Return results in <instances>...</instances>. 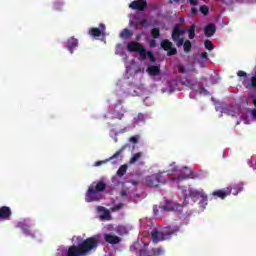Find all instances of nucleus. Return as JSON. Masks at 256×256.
<instances>
[{"label":"nucleus","mask_w":256,"mask_h":256,"mask_svg":"<svg viewBox=\"0 0 256 256\" xmlns=\"http://www.w3.org/2000/svg\"><path fill=\"white\" fill-rule=\"evenodd\" d=\"M204 47L208 51H213V49H215V46L213 45V42H211V40H205L204 41Z\"/></svg>","instance_id":"nucleus-31"},{"label":"nucleus","mask_w":256,"mask_h":256,"mask_svg":"<svg viewBox=\"0 0 256 256\" xmlns=\"http://www.w3.org/2000/svg\"><path fill=\"white\" fill-rule=\"evenodd\" d=\"M138 53L142 61H145V59H147V49H145V46H143L142 49L138 51Z\"/></svg>","instance_id":"nucleus-32"},{"label":"nucleus","mask_w":256,"mask_h":256,"mask_svg":"<svg viewBox=\"0 0 256 256\" xmlns=\"http://www.w3.org/2000/svg\"><path fill=\"white\" fill-rule=\"evenodd\" d=\"M149 244H145V247H147Z\"/></svg>","instance_id":"nucleus-55"},{"label":"nucleus","mask_w":256,"mask_h":256,"mask_svg":"<svg viewBox=\"0 0 256 256\" xmlns=\"http://www.w3.org/2000/svg\"><path fill=\"white\" fill-rule=\"evenodd\" d=\"M162 211H173L175 209V206L173 204H166L160 207Z\"/></svg>","instance_id":"nucleus-33"},{"label":"nucleus","mask_w":256,"mask_h":256,"mask_svg":"<svg viewBox=\"0 0 256 256\" xmlns=\"http://www.w3.org/2000/svg\"><path fill=\"white\" fill-rule=\"evenodd\" d=\"M149 61H151V63H155L157 61V59L155 58V55H153V52L148 51L147 52V56Z\"/></svg>","instance_id":"nucleus-34"},{"label":"nucleus","mask_w":256,"mask_h":256,"mask_svg":"<svg viewBox=\"0 0 256 256\" xmlns=\"http://www.w3.org/2000/svg\"><path fill=\"white\" fill-rule=\"evenodd\" d=\"M146 71L151 77H157V75H161V67L157 65H149Z\"/></svg>","instance_id":"nucleus-17"},{"label":"nucleus","mask_w":256,"mask_h":256,"mask_svg":"<svg viewBox=\"0 0 256 256\" xmlns=\"http://www.w3.org/2000/svg\"><path fill=\"white\" fill-rule=\"evenodd\" d=\"M13 215L11 208L8 206L0 207V221H9Z\"/></svg>","instance_id":"nucleus-10"},{"label":"nucleus","mask_w":256,"mask_h":256,"mask_svg":"<svg viewBox=\"0 0 256 256\" xmlns=\"http://www.w3.org/2000/svg\"><path fill=\"white\" fill-rule=\"evenodd\" d=\"M228 115H231L232 117H235V112L234 111H228Z\"/></svg>","instance_id":"nucleus-50"},{"label":"nucleus","mask_w":256,"mask_h":256,"mask_svg":"<svg viewBox=\"0 0 256 256\" xmlns=\"http://www.w3.org/2000/svg\"><path fill=\"white\" fill-rule=\"evenodd\" d=\"M160 47L164 51H167V57L177 55V48L173 47V42L169 41V39H163L160 43Z\"/></svg>","instance_id":"nucleus-4"},{"label":"nucleus","mask_w":256,"mask_h":256,"mask_svg":"<svg viewBox=\"0 0 256 256\" xmlns=\"http://www.w3.org/2000/svg\"><path fill=\"white\" fill-rule=\"evenodd\" d=\"M142 49L143 46L139 42L132 41L127 44V51H129L130 53H139V51Z\"/></svg>","instance_id":"nucleus-15"},{"label":"nucleus","mask_w":256,"mask_h":256,"mask_svg":"<svg viewBox=\"0 0 256 256\" xmlns=\"http://www.w3.org/2000/svg\"><path fill=\"white\" fill-rule=\"evenodd\" d=\"M63 5H65L63 0H57L54 2V9H56V11H61L63 9Z\"/></svg>","instance_id":"nucleus-30"},{"label":"nucleus","mask_w":256,"mask_h":256,"mask_svg":"<svg viewBox=\"0 0 256 256\" xmlns=\"http://www.w3.org/2000/svg\"><path fill=\"white\" fill-rule=\"evenodd\" d=\"M104 240L110 245H119L121 243V237L115 234H104Z\"/></svg>","instance_id":"nucleus-14"},{"label":"nucleus","mask_w":256,"mask_h":256,"mask_svg":"<svg viewBox=\"0 0 256 256\" xmlns=\"http://www.w3.org/2000/svg\"><path fill=\"white\" fill-rule=\"evenodd\" d=\"M76 47H79V40H77L75 37H71L67 41V49L68 51L73 54V50L76 49Z\"/></svg>","instance_id":"nucleus-18"},{"label":"nucleus","mask_w":256,"mask_h":256,"mask_svg":"<svg viewBox=\"0 0 256 256\" xmlns=\"http://www.w3.org/2000/svg\"><path fill=\"white\" fill-rule=\"evenodd\" d=\"M190 1V5H193L194 7L199 5V1L198 0H189Z\"/></svg>","instance_id":"nucleus-46"},{"label":"nucleus","mask_w":256,"mask_h":256,"mask_svg":"<svg viewBox=\"0 0 256 256\" xmlns=\"http://www.w3.org/2000/svg\"><path fill=\"white\" fill-rule=\"evenodd\" d=\"M143 157V153L141 152H138V153H135L131 159H130V164H133V163H137V161H139V159Z\"/></svg>","instance_id":"nucleus-26"},{"label":"nucleus","mask_w":256,"mask_h":256,"mask_svg":"<svg viewBox=\"0 0 256 256\" xmlns=\"http://www.w3.org/2000/svg\"><path fill=\"white\" fill-rule=\"evenodd\" d=\"M200 12L203 14V15H209V7H207L206 5H203L200 7Z\"/></svg>","instance_id":"nucleus-36"},{"label":"nucleus","mask_w":256,"mask_h":256,"mask_svg":"<svg viewBox=\"0 0 256 256\" xmlns=\"http://www.w3.org/2000/svg\"><path fill=\"white\" fill-rule=\"evenodd\" d=\"M175 1V3H179L181 0H174Z\"/></svg>","instance_id":"nucleus-53"},{"label":"nucleus","mask_w":256,"mask_h":256,"mask_svg":"<svg viewBox=\"0 0 256 256\" xmlns=\"http://www.w3.org/2000/svg\"><path fill=\"white\" fill-rule=\"evenodd\" d=\"M181 35H185V30L181 29L179 24H176L172 30V41L176 43L177 47H183L185 40L180 38Z\"/></svg>","instance_id":"nucleus-2"},{"label":"nucleus","mask_w":256,"mask_h":256,"mask_svg":"<svg viewBox=\"0 0 256 256\" xmlns=\"http://www.w3.org/2000/svg\"><path fill=\"white\" fill-rule=\"evenodd\" d=\"M149 45H150V47H152V48L157 47V41L155 40V38H154V39H152V40H150Z\"/></svg>","instance_id":"nucleus-43"},{"label":"nucleus","mask_w":256,"mask_h":256,"mask_svg":"<svg viewBox=\"0 0 256 256\" xmlns=\"http://www.w3.org/2000/svg\"><path fill=\"white\" fill-rule=\"evenodd\" d=\"M120 195L121 197H127V190H122Z\"/></svg>","instance_id":"nucleus-48"},{"label":"nucleus","mask_w":256,"mask_h":256,"mask_svg":"<svg viewBox=\"0 0 256 256\" xmlns=\"http://www.w3.org/2000/svg\"><path fill=\"white\" fill-rule=\"evenodd\" d=\"M178 71L179 73H187V70H185V66L183 65H178Z\"/></svg>","instance_id":"nucleus-42"},{"label":"nucleus","mask_w":256,"mask_h":256,"mask_svg":"<svg viewBox=\"0 0 256 256\" xmlns=\"http://www.w3.org/2000/svg\"><path fill=\"white\" fill-rule=\"evenodd\" d=\"M236 191L233 192V195H237L243 191V184L238 185L236 188H234Z\"/></svg>","instance_id":"nucleus-37"},{"label":"nucleus","mask_w":256,"mask_h":256,"mask_svg":"<svg viewBox=\"0 0 256 256\" xmlns=\"http://www.w3.org/2000/svg\"><path fill=\"white\" fill-rule=\"evenodd\" d=\"M132 185H139V182L137 181H131Z\"/></svg>","instance_id":"nucleus-52"},{"label":"nucleus","mask_w":256,"mask_h":256,"mask_svg":"<svg viewBox=\"0 0 256 256\" xmlns=\"http://www.w3.org/2000/svg\"><path fill=\"white\" fill-rule=\"evenodd\" d=\"M233 190V188L231 187H226L220 190H216L212 192V196L215 199H225L226 197H229V195H231V191Z\"/></svg>","instance_id":"nucleus-8"},{"label":"nucleus","mask_w":256,"mask_h":256,"mask_svg":"<svg viewBox=\"0 0 256 256\" xmlns=\"http://www.w3.org/2000/svg\"><path fill=\"white\" fill-rule=\"evenodd\" d=\"M123 207H125V204L123 203H118L117 205H114L110 208V211L112 213H117V211H121V209H123Z\"/></svg>","instance_id":"nucleus-28"},{"label":"nucleus","mask_w":256,"mask_h":256,"mask_svg":"<svg viewBox=\"0 0 256 256\" xmlns=\"http://www.w3.org/2000/svg\"><path fill=\"white\" fill-rule=\"evenodd\" d=\"M169 3H173V1H172V0H169Z\"/></svg>","instance_id":"nucleus-54"},{"label":"nucleus","mask_w":256,"mask_h":256,"mask_svg":"<svg viewBox=\"0 0 256 256\" xmlns=\"http://www.w3.org/2000/svg\"><path fill=\"white\" fill-rule=\"evenodd\" d=\"M165 255V250L163 247L153 248L152 251H147V249H141L139 251V256H163Z\"/></svg>","instance_id":"nucleus-6"},{"label":"nucleus","mask_w":256,"mask_h":256,"mask_svg":"<svg viewBox=\"0 0 256 256\" xmlns=\"http://www.w3.org/2000/svg\"><path fill=\"white\" fill-rule=\"evenodd\" d=\"M129 141L131 143H139V137L138 136H132V137H130Z\"/></svg>","instance_id":"nucleus-40"},{"label":"nucleus","mask_w":256,"mask_h":256,"mask_svg":"<svg viewBox=\"0 0 256 256\" xmlns=\"http://www.w3.org/2000/svg\"><path fill=\"white\" fill-rule=\"evenodd\" d=\"M170 171H172V173H174V171H177V165L174 163L170 164Z\"/></svg>","instance_id":"nucleus-44"},{"label":"nucleus","mask_w":256,"mask_h":256,"mask_svg":"<svg viewBox=\"0 0 256 256\" xmlns=\"http://www.w3.org/2000/svg\"><path fill=\"white\" fill-rule=\"evenodd\" d=\"M217 31V28L215 27V24H208L204 28V35L205 37H213Z\"/></svg>","instance_id":"nucleus-19"},{"label":"nucleus","mask_w":256,"mask_h":256,"mask_svg":"<svg viewBox=\"0 0 256 256\" xmlns=\"http://www.w3.org/2000/svg\"><path fill=\"white\" fill-rule=\"evenodd\" d=\"M192 47H193V45L191 44V41H189V40L184 41L183 48L186 53H191Z\"/></svg>","instance_id":"nucleus-29"},{"label":"nucleus","mask_w":256,"mask_h":256,"mask_svg":"<svg viewBox=\"0 0 256 256\" xmlns=\"http://www.w3.org/2000/svg\"><path fill=\"white\" fill-rule=\"evenodd\" d=\"M99 211H103V215L101 216V219H109V217H111V213L105 207L100 206Z\"/></svg>","instance_id":"nucleus-24"},{"label":"nucleus","mask_w":256,"mask_h":256,"mask_svg":"<svg viewBox=\"0 0 256 256\" xmlns=\"http://www.w3.org/2000/svg\"><path fill=\"white\" fill-rule=\"evenodd\" d=\"M121 39H130V37H133V31L125 28L120 33Z\"/></svg>","instance_id":"nucleus-21"},{"label":"nucleus","mask_w":256,"mask_h":256,"mask_svg":"<svg viewBox=\"0 0 256 256\" xmlns=\"http://www.w3.org/2000/svg\"><path fill=\"white\" fill-rule=\"evenodd\" d=\"M166 238L171 239L172 235H177L181 231V225L171 224L163 228Z\"/></svg>","instance_id":"nucleus-7"},{"label":"nucleus","mask_w":256,"mask_h":256,"mask_svg":"<svg viewBox=\"0 0 256 256\" xmlns=\"http://www.w3.org/2000/svg\"><path fill=\"white\" fill-rule=\"evenodd\" d=\"M238 77H247V72L243 71V70H239L237 72Z\"/></svg>","instance_id":"nucleus-41"},{"label":"nucleus","mask_w":256,"mask_h":256,"mask_svg":"<svg viewBox=\"0 0 256 256\" xmlns=\"http://www.w3.org/2000/svg\"><path fill=\"white\" fill-rule=\"evenodd\" d=\"M151 35H152L153 39H159V37H161V29L153 28L151 30Z\"/></svg>","instance_id":"nucleus-25"},{"label":"nucleus","mask_w":256,"mask_h":256,"mask_svg":"<svg viewBox=\"0 0 256 256\" xmlns=\"http://www.w3.org/2000/svg\"><path fill=\"white\" fill-rule=\"evenodd\" d=\"M243 85L246 87V89H256V75L251 77V82L247 83V81H243Z\"/></svg>","instance_id":"nucleus-20"},{"label":"nucleus","mask_w":256,"mask_h":256,"mask_svg":"<svg viewBox=\"0 0 256 256\" xmlns=\"http://www.w3.org/2000/svg\"><path fill=\"white\" fill-rule=\"evenodd\" d=\"M139 25H142L143 27H149V22L147 19L143 18L139 21Z\"/></svg>","instance_id":"nucleus-38"},{"label":"nucleus","mask_w":256,"mask_h":256,"mask_svg":"<svg viewBox=\"0 0 256 256\" xmlns=\"http://www.w3.org/2000/svg\"><path fill=\"white\" fill-rule=\"evenodd\" d=\"M103 161L96 162V166L99 167V165H102Z\"/></svg>","instance_id":"nucleus-51"},{"label":"nucleus","mask_w":256,"mask_h":256,"mask_svg":"<svg viewBox=\"0 0 256 256\" xmlns=\"http://www.w3.org/2000/svg\"><path fill=\"white\" fill-rule=\"evenodd\" d=\"M200 58L203 59V61H207V59H209V54H207V52H202Z\"/></svg>","instance_id":"nucleus-39"},{"label":"nucleus","mask_w":256,"mask_h":256,"mask_svg":"<svg viewBox=\"0 0 256 256\" xmlns=\"http://www.w3.org/2000/svg\"><path fill=\"white\" fill-rule=\"evenodd\" d=\"M191 199H202V204L203 205H207V201H208V197H207V194H205V192L203 191H197V190H193V191H190L189 193Z\"/></svg>","instance_id":"nucleus-12"},{"label":"nucleus","mask_w":256,"mask_h":256,"mask_svg":"<svg viewBox=\"0 0 256 256\" xmlns=\"http://www.w3.org/2000/svg\"><path fill=\"white\" fill-rule=\"evenodd\" d=\"M106 26L105 24L101 23L99 25V28H90L89 29V35H91V37H101V35H105V31H106Z\"/></svg>","instance_id":"nucleus-11"},{"label":"nucleus","mask_w":256,"mask_h":256,"mask_svg":"<svg viewBox=\"0 0 256 256\" xmlns=\"http://www.w3.org/2000/svg\"><path fill=\"white\" fill-rule=\"evenodd\" d=\"M191 13H192V15H197V13H199V10H197V8H195V7H192Z\"/></svg>","instance_id":"nucleus-47"},{"label":"nucleus","mask_w":256,"mask_h":256,"mask_svg":"<svg viewBox=\"0 0 256 256\" xmlns=\"http://www.w3.org/2000/svg\"><path fill=\"white\" fill-rule=\"evenodd\" d=\"M17 227H18L19 229H22V232H23L24 235H26L27 237H33V234L31 233L30 226H29V224L27 223V221L24 220V221L18 222Z\"/></svg>","instance_id":"nucleus-16"},{"label":"nucleus","mask_w":256,"mask_h":256,"mask_svg":"<svg viewBox=\"0 0 256 256\" xmlns=\"http://www.w3.org/2000/svg\"><path fill=\"white\" fill-rule=\"evenodd\" d=\"M251 115H252L253 119H256V109H253L251 111Z\"/></svg>","instance_id":"nucleus-49"},{"label":"nucleus","mask_w":256,"mask_h":256,"mask_svg":"<svg viewBox=\"0 0 256 256\" xmlns=\"http://www.w3.org/2000/svg\"><path fill=\"white\" fill-rule=\"evenodd\" d=\"M196 25L192 24L189 29L187 30L188 33V38L189 39H195V29H196Z\"/></svg>","instance_id":"nucleus-23"},{"label":"nucleus","mask_w":256,"mask_h":256,"mask_svg":"<svg viewBox=\"0 0 256 256\" xmlns=\"http://www.w3.org/2000/svg\"><path fill=\"white\" fill-rule=\"evenodd\" d=\"M127 147H129V145H124L121 147V149H119L112 157H110L107 161H113V159H117V157H119L121 155V153H123V151H125V149H127Z\"/></svg>","instance_id":"nucleus-22"},{"label":"nucleus","mask_w":256,"mask_h":256,"mask_svg":"<svg viewBox=\"0 0 256 256\" xmlns=\"http://www.w3.org/2000/svg\"><path fill=\"white\" fill-rule=\"evenodd\" d=\"M129 7L134 11H145L147 9V0H134L129 4Z\"/></svg>","instance_id":"nucleus-9"},{"label":"nucleus","mask_w":256,"mask_h":256,"mask_svg":"<svg viewBox=\"0 0 256 256\" xmlns=\"http://www.w3.org/2000/svg\"><path fill=\"white\" fill-rule=\"evenodd\" d=\"M125 173H127V164H124L119 167V169L117 171V175H118V177H123V175H125Z\"/></svg>","instance_id":"nucleus-27"},{"label":"nucleus","mask_w":256,"mask_h":256,"mask_svg":"<svg viewBox=\"0 0 256 256\" xmlns=\"http://www.w3.org/2000/svg\"><path fill=\"white\" fill-rule=\"evenodd\" d=\"M107 189V184L103 181L95 182L89 186L86 195H85V201L87 203H93V201H99V196H97V193H102V191H105Z\"/></svg>","instance_id":"nucleus-1"},{"label":"nucleus","mask_w":256,"mask_h":256,"mask_svg":"<svg viewBox=\"0 0 256 256\" xmlns=\"http://www.w3.org/2000/svg\"><path fill=\"white\" fill-rule=\"evenodd\" d=\"M137 119H138V121L145 122V115L140 113V114H138Z\"/></svg>","instance_id":"nucleus-45"},{"label":"nucleus","mask_w":256,"mask_h":256,"mask_svg":"<svg viewBox=\"0 0 256 256\" xmlns=\"http://www.w3.org/2000/svg\"><path fill=\"white\" fill-rule=\"evenodd\" d=\"M145 181L148 187H159L163 183V175L161 173L152 174L147 176Z\"/></svg>","instance_id":"nucleus-3"},{"label":"nucleus","mask_w":256,"mask_h":256,"mask_svg":"<svg viewBox=\"0 0 256 256\" xmlns=\"http://www.w3.org/2000/svg\"><path fill=\"white\" fill-rule=\"evenodd\" d=\"M113 115H114V119H119V121H121V119L125 117V114L118 111H114Z\"/></svg>","instance_id":"nucleus-35"},{"label":"nucleus","mask_w":256,"mask_h":256,"mask_svg":"<svg viewBox=\"0 0 256 256\" xmlns=\"http://www.w3.org/2000/svg\"><path fill=\"white\" fill-rule=\"evenodd\" d=\"M183 169L188 170V173L178 175V181H185L187 179H197V174L193 170L189 169V167L184 166Z\"/></svg>","instance_id":"nucleus-13"},{"label":"nucleus","mask_w":256,"mask_h":256,"mask_svg":"<svg viewBox=\"0 0 256 256\" xmlns=\"http://www.w3.org/2000/svg\"><path fill=\"white\" fill-rule=\"evenodd\" d=\"M151 238L152 242L157 245V243H160V241H167L169 240L165 234V230L162 229V231H159L157 229H154L151 231Z\"/></svg>","instance_id":"nucleus-5"}]
</instances>
